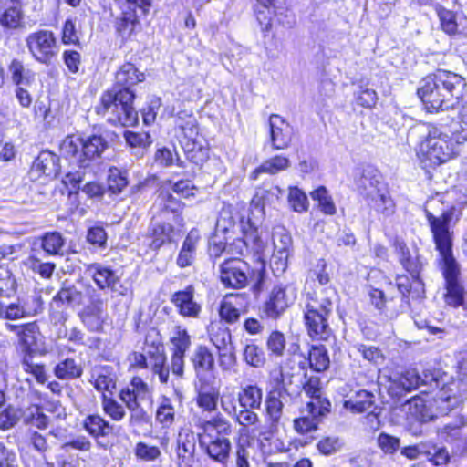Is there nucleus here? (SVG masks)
I'll return each mask as SVG.
<instances>
[{
    "label": "nucleus",
    "instance_id": "f257e3e1",
    "mask_svg": "<svg viewBox=\"0 0 467 467\" xmlns=\"http://www.w3.org/2000/svg\"><path fill=\"white\" fill-rule=\"evenodd\" d=\"M467 81L461 75L439 69L420 82L417 94L429 112L447 110L464 95Z\"/></svg>",
    "mask_w": 467,
    "mask_h": 467
},
{
    "label": "nucleus",
    "instance_id": "f03ea898",
    "mask_svg": "<svg viewBox=\"0 0 467 467\" xmlns=\"http://www.w3.org/2000/svg\"><path fill=\"white\" fill-rule=\"evenodd\" d=\"M335 292L321 289L306 295L304 321L308 336L313 340H327L332 335L328 318L333 310Z\"/></svg>",
    "mask_w": 467,
    "mask_h": 467
},
{
    "label": "nucleus",
    "instance_id": "7ed1b4c3",
    "mask_svg": "<svg viewBox=\"0 0 467 467\" xmlns=\"http://www.w3.org/2000/svg\"><path fill=\"white\" fill-rule=\"evenodd\" d=\"M356 186L358 194L370 210L383 218L389 217L395 213V202L380 172L376 168L364 167L356 180Z\"/></svg>",
    "mask_w": 467,
    "mask_h": 467
},
{
    "label": "nucleus",
    "instance_id": "20e7f679",
    "mask_svg": "<svg viewBox=\"0 0 467 467\" xmlns=\"http://www.w3.org/2000/svg\"><path fill=\"white\" fill-rule=\"evenodd\" d=\"M220 280L229 288L240 289L251 285L255 295L260 294L265 284V265L258 261L254 266L240 258H230L220 265Z\"/></svg>",
    "mask_w": 467,
    "mask_h": 467
},
{
    "label": "nucleus",
    "instance_id": "39448f33",
    "mask_svg": "<svg viewBox=\"0 0 467 467\" xmlns=\"http://www.w3.org/2000/svg\"><path fill=\"white\" fill-rule=\"evenodd\" d=\"M134 91L111 88L102 94L95 110L112 125L134 126L138 122V112L133 107Z\"/></svg>",
    "mask_w": 467,
    "mask_h": 467
},
{
    "label": "nucleus",
    "instance_id": "423d86ee",
    "mask_svg": "<svg viewBox=\"0 0 467 467\" xmlns=\"http://www.w3.org/2000/svg\"><path fill=\"white\" fill-rule=\"evenodd\" d=\"M107 148L108 142L100 135H92L87 139L67 136L60 145V153L80 170H90L91 163L99 159Z\"/></svg>",
    "mask_w": 467,
    "mask_h": 467
},
{
    "label": "nucleus",
    "instance_id": "0eeeda50",
    "mask_svg": "<svg viewBox=\"0 0 467 467\" xmlns=\"http://www.w3.org/2000/svg\"><path fill=\"white\" fill-rule=\"evenodd\" d=\"M449 194L450 193H446V195L437 194L436 197L428 200L425 205L426 218L433 236L436 249L439 252L449 251L452 246L453 232L451 231L450 223L452 220L455 207L448 204L446 207L440 209L441 214H434L435 211H439L440 205L444 206V198L448 197Z\"/></svg>",
    "mask_w": 467,
    "mask_h": 467
},
{
    "label": "nucleus",
    "instance_id": "6e6552de",
    "mask_svg": "<svg viewBox=\"0 0 467 467\" xmlns=\"http://www.w3.org/2000/svg\"><path fill=\"white\" fill-rule=\"evenodd\" d=\"M283 194V190L278 186H270L268 189H258L252 200L253 209L251 214L253 217L248 216L247 220L241 221V230L244 234V239L240 241L244 245L248 247L253 245V249L256 252L261 250L264 246L261 236L258 234V227L261 218L264 215V207L265 204H273L277 202Z\"/></svg>",
    "mask_w": 467,
    "mask_h": 467
},
{
    "label": "nucleus",
    "instance_id": "1a4fd4ad",
    "mask_svg": "<svg viewBox=\"0 0 467 467\" xmlns=\"http://www.w3.org/2000/svg\"><path fill=\"white\" fill-rule=\"evenodd\" d=\"M426 129L427 136L420 142L417 154L425 168L436 167L454 155V144L451 137L441 128L429 124Z\"/></svg>",
    "mask_w": 467,
    "mask_h": 467
},
{
    "label": "nucleus",
    "instance_id": "9d476101",
    "mask_svg": "<svg viewBox=\"0 0 467 467\" xmlns=\"http://www.w3.org/2000/svg\"><path fill=\"white\" fill-rule=\"evenodd\" d=\"M439 370L423 371L420 375L416 369H408L389 378L388 392L391 397L401 398L409 392L422 388V393L436 390L441 384Z\"/></svg>",
    "mask_w": 467,
    "mask_h": 467
},
{
    "label": "nucleus",
    "instance_id": "9b49d317",
    "mask_svg": "<svg viewBox=\"0 0 467 467\" xmlns=\"http://www.w3.org/2000/svg\"><path fill=\"white\" fill-rule=\"evenodd\" d=\"M461 366L459 371V378L452 379L451 381H446V375H442L440 372L441 384L437 389V393L434 403L436 404L437 410H440L441 415L447 414L458 407L465 398L467 394V381L462 378L467 375Z\"/></svg>",
    "mask_w": 467,
    "mask_h": 467
},
{
    "label": "nucleus",
    "instance_id": "f8f14e48",
    "mask_svg": "<svg viewBox=\"0 0 467 467\" xmlns=\"http://www.w3.org/2000/svg\"><path fill=\"white\" fill-rule=\"evenodd\" d=\"M26 44L33 58L46 66L52 63L58 52L57 38L50 30L41 29L30 33L26 38Z\"/></svg>",
    "mask_w": 467,
    "mask_h": 467
},
{
    "label": "nucleus",
    "instance_id": "ddd939ff",
    "mask_svg": "<svg viewBox=\"0 0 467 467\" xmlns=\"http://www.w3.org/2000/svg\"><path fill=\"white\" fill-rule=\"evenodd\" d=\"M85 272L100 290L109 289L121 296L126 295L127 288L122 286L119 276L110 267L93 263L86 265Z\"/></svg>",
    "mask_w": 467,
    "mask_h": 467
},
{
    "label": "nucleus",
    "instance_id": "4468645a",
    "mask_svg": "<svg viewBox=\"0 0 467 467\" xmlns=\"http://www.w3.org/2000/svg\"><path fill=\"white\" fill-rule=\"evenodd\" d=\"M42 309V301L38 296L18 297L16 302L5 305L0 302V317L5 319H18L31 317Z\"/></svg>",
    "mask_w": 467,
    "mask_h": 467
},
{
    "label": "nucleus",
    "instance_id": "2eb2a0df",
    "mask_svg": "<svg viewBox=\"0 0 467 467\" xmlns=\"http://www.w3.org/2000/svg\"><path fill=\"white\" fill-rule=\"evenodd\" d=\"M190 361L195 373V381L214 379L215 360L212 351L202 345L197 346Z\"/></svg>",
    "mask_w": 467,
    "mask_h": 467
},
{
    "label": "nucleus",
    "instance_id": "dca6fc26",
    "mask_svg": "<svg viewBox=\"0 0 467 467\" xmlns=\"http://www.w3.org/2000/svg\"><path fill=\"white\" fill-rule=\"evenodd\" d=\"M198 441L200 447L212 460L221 464L227 462L232 447L228 438L198 434Z\"/></svg>",
    "mask_w": 467,
    "mask_h": 467
},
{
    "label": "nucleus",
    "instance_id": "f3484780",
    "mask_svg": "<svg viewBox=\"0 0 467 467\" xmlns=\"http://www.w3.org/2000/svg\"><path fill=\"white\" fill-rule=\"evenodd\" d=\"M196 435L190 430H182L176 440V459L178 467H192L195 462Z\"/></svg>",
    "mask_w": 467,
    "mask_h": 467
},
{
    "label": "nucleus",
    "instance_id": "a211bd4d",
    "mask_svg": "<svg viewBox=\"0 0 467 467\" xmlns=\"http://www.w3.org/2000/svg\"><path fill=\"white\" fill-rule=\"evenodd\" d=\"M89 171L90 170L79 169L66 174L63 182L68 188L69 193H78L79 190H82L90 198L102 197L104 195L105 188L96 182H88L82 186Z\"/></svg>",
    "mask_w": 467,
    "mask_h": 467
},
{
    "label": "nucleus",
    "instance_id": "6ab92c4d",
    "mask_svg": "<svg viewBox=\"0 0 467 467\" xmlns=\"http://www.w3.org/2000/svg\"><path fill=\"white\" fill-rule=\"evenodd\" d=\"M274 253L271 265L275 271L284 272L287 267L288 258L292 248V237L285 230L279 229L273 234Z\"/></svg>",
    "mask_w": 467,
    "mask_h": 467
},
{
    "label": "nucleus",
    "instance_id": "aec40b11",
    "mask_svg": "<svg viewBox=\"0 0 467 467\" xmlns=\"http://www.w3.org/2000/svg\"><path fill=\"white\" fill-rule=\"evenodd\" d=\"M270 141L274 150L287 149L292 142L293 129L277 114L269 117Z\"/></svg>",
    "mask_w": 467,
    "mask_h": 467
},
{
    "label": "nucleus",
    "instance_id": "412c9836",
    "mask_svg": "<svg viewBox=\"0 0 467 467\" xmlns=\"http://www.w3.org/2000/svg\"><path fill=\"white\" fill-rule=\"evenodd\" d=\"M393 248L396 254L399 256V261L403 268L410 273L414 284L422 287V281L420 279V273L422 268V263L418 255L413 256L407 246L406 243L399 238L393 242Z\"/></svg>",
    "mask_w": 467,
    "mask_h": 467
},
{
    "label": "nucleus",
    "instance_id": "4be33fe9",
    "mask_svg": "<svg viewBox=\"0 0 467 467\" xmlns=\"http://www.w3.org/2000/svg\"><path fill=\"white\" fill-rule=\"evenodd\" d=\"M393 248L396 254L399 256V261L403 268L410 273L414 284L422 287V281L420 279V273L422 268V263L418 255L413 256L407 246L406 243L399 238L393 242Z\"/></svg>",
    "mask_w": 467,
    "mask_h": 467
},
{
    "label": "nucleus",
    "instance_id": "5701e85b",
    "mask_svg": "<svg viewBox=\"0 0 467 467\" xmlns=\"http://www.w3.org/2000/svg\"><path fill=\"white\" fill-rule=\"evenodd\" d=\"M194 389L197 393V405L208 412L216 410L220 395V388L216 384L215 379L195 381Z\"/></svg>",
    "mask_w": 467,
    "mask_h": 467
},
{
    "label": "nucleus",
    "instance_id": "b1692460",
    "mask_svg": "<svg viewBox=\"0 0 467 467\" xmlns=\"http://www.w3.org/2000/svg\"><path fill=\"white\" fill-rule=\"evenodd\" d=\"M81 319L92 332L102 329L105 319V303L98 295L90 296L89 304L83 309Z\"/></svg>",
    "mask_w": 467,
    "mask_h": 467
},
{
    "label": "nucleus",
    "instance_id": "393cba45",
    "mask_svg": "<svg viewBox=\"0 0 467 467\" xmlns=\"http://www.w3.org/2000/svg\"><path fill=\"white\" fill-rule=\"evenodd\" d=\"M290 400L278 396L276 393L269 390L265 399V410L268 426L271 431H277L281 424L285 405Z\"/></svg>",
    "mask_w": 467,
    "mask_h": 467
},
{
    "label": "nucleus",
    "instance_id": "a878e982",
    "mask_svg": "<svg viewBox=\"0 0 467 467\" xmlns=\"http://www.w3.org/2000/svg\"><path fill=\"white\" fill-rule=\"evenodd\" d=\"M299 375L280 373L275 379L271 391L289 400L296 399L301 393L302 381L298 380Z\"/></svg>",
    "mask_w": 467,
    "mask_h": 467
},
{
    "label": "nucleus",
    "instance_id": "bb28decb",
    "mask_svg": "<svg viewBox=\"0 0 467 467\" xmlns=\"http://www.w3.org/2000/svg\"><path fill=\"white\" fill-rule=\"evenodd\" d=\"M287 287L275 286L271 292L269 300L265 303V313L271 318H277L296 298L293 293L286 294Z\"/></svg>",
    "mask_w": 467,
    "mask_h": 467
},
{
    "label": "nucleus",
    "instance_id": "cd10ccee",
    "mask_svg": "<svg viewBox=\"0 0 467 467\" xmlns=\"http://www.w3.org/2000/svg\"><path fill=\"white\" fill-rule=\"evenodd\" d=\"M193 288L188 286L185 290L174 293L171 297V302L184 317L197 318L202 310V306L193 300Z\"/></svg>",
    "mask_w": 467,
    "mask_h": 467
},
{
    "label": "nucleus",
    "instance_id": "c85d7f7f",
    "mask_svg": "<svg viewBox=\"0 0 467 467\" xmlns=\"http://www.w3.org/2000/svg\"><path fill=\"white\" fill-rule=\"evenodd\" d=\"M59 159L50 151H42L36 158L32 164L31 173L38 177L45 175L47 177H57L59 173Z\"/></svg>",
    "mask_w": 467,
    "mask_h": 467
},
{
    "label": "nucleus",
    "instance_id": "c756f323",
    "mask_svg": "<svg viewBox=\"0 0 467 467\" xmlns=\"http://www.w3.org/2000/svg\"><path fill=\"white\" fill-rule=\"evenodd\" d=\"M144 78V74L140 72L133 64L125 63L116 72L115 86L112 88L133 91L131 88L142 82Z\"/></svg>",
    "mask_w": 467,
    "mask_h": 467
},
{
    "label": "nucleus",
    "instance_id": "7c9ffc66",
    "mask_svg": "<svg viewBox=\"0 0 467 467\" xmlns=\"http://www.w3.org/2000/svg\"><path fill=\"white\" fill-rule=\"evenodd\" d=\"M148 235L152 239L150 247L152 250L160 249L164 244L171 243L174 241L175 229L174 227L165 222L151 223Z\"/></svg>",
    "mask_w": 467,
    "mask_h": 467
},
{
    "label": "nucleus",
    "instance_id": "2f4dec72",
    "mask_svg": "<svg viewBox=\"0 0 467 467\" xmlns=\"http://www.w3.org/2000/svg\"><path fill=\"white\" fill-rule=\"evenodd\" d=\"M180 144L186 158L196 165H202L209 158L208 149L202 144L199 137L193 139H180Z\"/></svg>",
    "mask_w": 467,
    "mask_h": 467
},
{
    "label": "nucleus",
    "instance_id": "473e14b6",
    "mask_svg": "<svg viewBox=\"0 0 467 467\" xmlns=\"http://www.w3.org/2000/svg\"><path fill=\"white\" fill-rule=\"evenodd\" d=\"M199 240L200 235L196 230H192L187 234L176 260L179 267L184 268L192 265L195 258V253Z\"/></svg>",
    "mask_w": 467,
    "mask_h": 467
},
{
    "label": "nucleus",
    "instance_id": "72a5a7b5",
    "mask_svg": "<svg viewBox=\"0 0 467 467\" xmlns=\"http://www.w3.org/2000/svg\"><path fill=\"white\" fill-rule=\"evenodd\" d=\"M441 126L448 127L458 143L467 141V100L461 105L457 116L452 117L450 123H442Z\"/></svg>",
    "mask_w": 467,
    "mask_h": 467
},
{
    "label": "nucleus",
    "instance_id": "f704fd0d",
    "mask_svg": "<svg viewBox=\"0 0 467 467\" xmlns=\"http://www.w3.org/2000/svg\"><path fill=\"white\" fill-rule=\"evenodd\" d=\"M91 378L95 389L99 391L111 392V390L115 389L116 375L111 367H95L92 370Z\"/></svg>",
    "mask_w": 467,
    "mask_h": 467
},
{
    "label": "nucleus",
    "instance_id": "c9c22d12",
    "mask_svg": "<svg viewBox=\"0 0 467 467\" xmlns=\"http://www.w3.org/2000/svg\"><path fill=\"white\" fill-rule=\"evenodd\" d=\"M83 428L93 438L107 437L113 431V426L98 414H91L83 420Z\"/></svg>",
    "mask_w": 467,
    "mask_h": 467
},
{
    "label": "nucleus",
    "instance_id": "e433bc0d",
    "mask_svg": "<svg viewBox=\"0 0 467 467\" xmlns=\"http://www.w3.org/2000/svg\"><path fill=\"white\" fill-rule=\"evenodd\" d=\"M375 406V396L372 392L360 389L344 402V407L355 413H363Z\"/></svg>",
    "mask_w": 467,
    "mask_h": 467
},
{
    "label": "nucleus",
    "instance_id": "4c0bfd02",
    "mask_svg": "<svg viewBox=\"0 0 467 467\" xmlns=\"http://www.w3.org/2000/svg\"><path fill=\"white\" fill-rule=\"evenodd\" d=\"M431 405V400L416 396L409 401V410L419 420L428 422L434 420L441 414L439 410L437 413L434 412Z\"/></svg>",
    "mask_w": 467,
    "mask_h": 467
},
{
    "label": "nucleus",
    "instance_id": "58836bf2",
    "mask_svg": "<svg viewBox=\"0 0 467 467\" xmlns=\"http://www.w3.org/2000/svg\"><path fill=\"white\" fill-rule=\"evenodd\" d=\"M290 167V161L288 158L276 155L270 159L265 160L258 168H256L251 174L252 180H256L261 173L276 174L280 171H285Z\"/></svg>",
    "mask_w": 467,
    "mask_h": 467
},
{
    "label": "nucleus",
    "instance_id": "ea45409f",
    "mask_svg": "<svg viewBox=\"0 0 467 467\" xmlns=\"http://www.w3.org/2000/svg\"><path fill=\"white\" fill-rule=\"evenodd\" d=\"M237 400L241 408L259 410L263 400L262 389L256 385H247L240 389Z\"/></svg>",
    "mask_w": 467,
    "mask_h": 467
},
{
    "label": "nucleus",
    "instance_id": "a19ab883",
    "mask_svg": "<svg viewBox=\"0 0 467 467\" xmlns=\"http://www.w3.org/2000/svg\"><path fill=\"white\" fill-rule=\"evenodd\" d=\"M149 393V387L142 379L134 377L130 385L123 389L119 393V399L125 403L130 400L132 402H139L140 400H144Z\"/></svg>",
    "mask_w": 467,
    "mask_h": 467
},
{
    "label": "nucleus",
    "instance_id": "79ce46f5",
    "mask_svg": "<svg viewBox=\"0 0 467 467\" xmlns=\"http://www.w3.org/2000/svg\"><path fill=\"white\" fill-rule=\"evenodd\" d=\"M84 296L81 290L73 285L64 284L57 295L53 297V302L57 306L67 305L68 306H79L83 301Z\"/></svg>",
    "mask_w": 467,
    "mask_h": 467
},
{
    "label": "nucleus",
    "instance_id": "37998d69",
    "mask_svg": "<svg viewBox=\"0 0 467 467\" xmlns=\"http://www.w3.org/2000/svg\"><path fill=\"white\" fill-rule=\"evenodd\" d=\"M155 206L163 213H172L178 216L182 210V203L168 191H161Z\"/></svg>",
    "mask_w": 467,
    "mask_h": 467
},
{
    "label": "nucleus",
    "instance_id": "c03bdc74",
    "mask_svg": "<svg viewBox=\"0 0 467 467\" xmlns=\"http://www.w3.org/2000/svg\"><path fill=\"white\" fill-rule=\"evenodd\" d=\"M9 327L16 333L22 344L26 348H30L36 345L39 328L36 322L24 324L22 326L9 325Z\"/></svg>",
    "mask_w": 467,
    "mask_h": 467
},
{
    "label": "nucleus",
    "instance_id": "a18cd8bd",
    "mask_svg": "<svg viewBox=\"0 0 467 467\" xmlns=\"http://www.w3.org/2000/svg\"><path fill=\"white\" fill-rule=\"evenodd\" d=\"M83 369L80 364L73 358H66L59 362L54 369L57 378L60 379H73L82 375Z\"/></svg>",
    "mask_w": 467,
    "mask_h": 467
},
{
    "label": "nucleus",
    "instance_id": "49530a36",
    "mask_svg": "<svg viewBox=\"0 0 467 467\" xmlns=\"http://www.w3.org/2000/svg\"><path fill=\"white\" fill-rule=\"evenodd\" d=\"M200 428L202 431L199 434H206L209 436H213L212 433L213 431H216V436L228 435L232 432L230 422L222 416H216L210 420L203 421L200 425Z\"/></svg>",
    "mask_w": 467,
    "mask_h": 467
},
{
    "label": "nucleus",
    "instance_id": "de8ad7c7",
    "mask_svg": "<svg viewBox=\"0 0 467 467\" xmlns=\"http://www.w3.org/2000/svg\"><path fill=\"white\" fill-rule=\"evenodd\" d=\"M65 245V238L58 232H49L41 238V246L43 250L50 255L62 254Z\"/></svg>",
    "mask_w": 467,
    "mask_h": 467
},
{
    "label": "nucleus",
    "instance_id": "09e8293b",
    "mask_svg": "<svg viewBox=\"0 0 467 467\" xmlns=\"http://www.w3.org/2000/svg\"><path fill=\"white\" fill-rule=\"evenodd\" d=\"M308 358L310 367L317 372L325 371L330 364L327 350L322 345L313 346L309 351Z\"/></svg>",
    "mask_w": 467,
    "mask_h": 467
},
{
    "label": "nucleus",
    "instance_id": "8fccbe9b",
    "mask_svg": "<svg viewBox=\"0 0 467 467\" xmlns=\"http://www.w3.org/2000/svg\"><path fill=\"white\" fill-rule=\"evenodd\" d=\"M443 263L442 273L446 282L458 281L460 275V267L452 256L451 249L449 251L439 252Z\"/></svg>",
    "mask_w": 467,
    "mask_h": 467
},
{
    "label": "nucleus",
    "instance_id": "3c124183",
    "mask_svg": "<svg viewBox=\"0 0 467 467\" xmlns=\"http://www.w3.org/2000/svg\"><path fill=\"white\" fill-rule=\"evenodd\" d=\"M330 402L327 399H314L307 402L303 413H306L319 424L322 419L330 411Z\"/></svg>",
    "mask_w": 467,
    "mask_h": 467
},
{
    "label": "nucleus",
    "instance_id": "603ef678",
    "mask_svg": "<svg viewBox=\"0 0 467 467\" xmlns=\"http://www.w3.org/2000/svg\"><path fill=\"white\" fill-rule=\"evenodd\" d=\"M8 70L11 73V78L16 86H27L33 80L30 76V71H26L23 62L14 58L8 66Z\"/></svg>",
    "mask_w": 467,
    "mask_h": 467
},
{
    "label": "nucleus",
    "instance_id": "864d4df0",
    "mask_svg": "<svg viewBox=\"0 0 467 467\" xmlns=\"http://www.w3.org/2000/svg\"><path fill=\"white\" fill-rule=\"evenodd\" d=\"M310 195L314 201L318 202V207L324 213L328 215L336 213V205L325 187H318L317 190L313 191Z\"/></svg>",
    "mask_w": 467,
    "mask_h": 467
},
{
    "label": "nucleus",
    "instance_id": "5fc2aeb1",
    "mask_svg": "<svg viewBox=\"0 0 467 467\" xmlns=\"http://www.w3.org/2000/svg\"><path fill=\"white\" fill-rule=\"evenodd\" d=\"M174 418L175 409L171 400L164 398L157 409L156 420L161 424L163 428H168L174 422Z\"/></svg>",
    "mask_w": 467,
    "mask_h": 467
},
{
    "label": "nucleus",
    "instance_id": "6e6d98bb",
    "mask_svg": "<svg viewBox=\"0 0 467 467\" xmlns=\"http://www.w3.org/2000/svg\"><path fill=\"white\" fill-rule=\"evenodd\" d=\"M445 301L449 306L453 307L460 306L464 298V288L458 281L446 282Z\"/></svg>",
    "mask_w": 467,
    "mask_h": 467
},
{
    "label": "nucleus",
    "instance_id": "4d7b16f0",
    "mask_svg": "<svg viewBox=\"0 0 467 467\" xmlns=\"http://www.w3.org/2000/svg\"><path fill=\"white\" fill-rule=\"evenodd\" d=\"M184 115L186 119H183L182 113L178 116L177 126L182 130L180 139H193L199 137V128L196 119L192 115Z\"/></svg>",
    "mask_w": 467,
    "mask_h": 467
},
{
    "label": "nucleus",
    "instance_id": "13d9d810",
    "mask_svg": "<svg viewBox=\"0 0 467 467\" xmlns=\"http://www.w3.org/2000/svg\"><path fill=\"white\" fill-rule=\"evenodd\" d=\"M128 184L126 171L111 167L108 174V188L112 193H119Z\"/></svg>",
    "mask_w": 467,
    "mask_h": 467
},
{
    "label": "nucleus",
    "instance_id": "bf43d9fd",
    "mask_svg": "<svg viewBox=\"0 0 467 467\" xmlns=\"http://www.w3.org/2000/svg\"><path fill=\"white\" fill-rule=\"evenodd\" d=\"M244 360L254 368H262L265 363V352L255 344H248L244 349Z\"/></svg>",
    "mask_w": 467,
    "mask_h": 467
},
{
    "label": "nucleus",
    "instance_id": "052dcab7",
    "mask_svg": "<svg viewBox=\"0 0 467 467\" xmlns=\"http://www.w3.org/2000/svg\"><path fill=\"white\" fill-rule=\"evenodd\" d=\"M134 455L143 462H154L161 457V452L158 446L140 441L134 447Z\"/></svg>",
    "mask_w": 467,
    "mask_h": 467
},
{
    "label": "nucleus",
    "instance_id": "680f3d73",
    "mask_svg": "<svg viewBox=\"0 0 467 467\" xmlns=\"http://www.w3.org/2000/svg\"><path fill=\"white\" fill-rule=\"evenodd\" d=\"M172 352L185 354L191 346V337L186 329L181 327H176L173 337L171 338Z\"/></svg>",
    "mask_w": 467,
    "mask_h": 467
},
{
    "label": "nucleus",
    "instance_id": "e2e57ef3",
    "mask_svg": "<svg viewBox=\"0 0 467 467\" xmlns=\"http://www.w3.org/2000/svg\"><path fill=\"white\" fill-rule=\"evenodd\" d=\"M288 203L297 213L306 212L308 208V200L306 193L297 187H289Z\"/></svg>",
    "mask_w": 467,
    "mask_h": 467
},
{
    "label": "nucleus",
    "instance_id": "0e129e2a",
    "mask_svg": "<svg viewBox=\"0 0 467 467\" xmlns=\"http://www.w3.org/2000/svg\"><path fill=\"white\" fill-rule=\"evenodd\" d=\"M442 30L448 35H455L459 32V25L456 20V15L448 9L441 8L438 11Z\"/></svg>",
    "mask_w": 467,
    "mask_h": 467
},
{
    "label": "nucleus",
    "instance_id": "69168bd1",
    "mask_svg": "<svg viewBox=\"0 0 467 467\" xmlns=\"http://www.w3.org/2000/svg\"><path fill=\"white\" fill-rule=\"evenodd\" d=\"M102 408L105 413L116 421L122 420L126 415L123 406L105 394L102 399Z\"/></svg>",
    "mask_w": 467,
    "mask_h": 467
},
{
    "label": "nucleus",
    "instance_id": "338daca9",
    "mask_svg": "<svg viewBox=\"0 0 467 467\" xmlns=\"http://www.w3.org/2000/svg\"><path fill=\"white\" fill-rule=\"evenodd\" d=\"M16 283L11 272L0 267V296L10 297L16 293Z\"/></svg>",
    "mask_w": 467,
    "mask_h": 467
},
{
    "label": "nucleus",
    "instance_id": "774afa93",
    "mask_svg": "<svg viewBox=\"0 0 467 467\" xmlns=\"http://www.w3.org/2000/svg\"><path fill=\"white\" fill-rule=\"evenodd\" d=\"M254 410L252 408H241L234 416L236 422L245 429L255 427L260 422V418L254 411Z\"/></svg>",
    "mask_w": 467,
    "mask_h": 467
}]
</instances>
